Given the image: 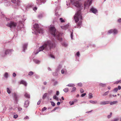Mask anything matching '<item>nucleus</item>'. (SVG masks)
Wrapping results in <instances>:
<instances>
[{"instance_id": "32", "label": "nucleus", "mask_w": 121, "mask_h": 121, "mask_svg": "<svg viewBox=\"0 0 121 121\" xmlns=\"http://www.w3.org/2000/svg\"><path fill=\"white\" fill-rule=\"evenodd\" d=\"M99 85L100 87H104L106 85V83H100L99 84Z\"/></svg>"}, {"instance_id": "28", "label": "nucleus", "mask_w": 121, "mask_h": 121, "mask_svg": "<svg viewBox=\"0 0 121 121\" xmlns=\"http://www.w3.org/2000/svg\"><path fill=\"white\" fill-rule=\"evenodd\" d=\"M75 86V84L73 83H69L66 85V86L69 87H74Z\"/></svg>"}, {"instance_id": "15", "label": "nucleus", "mask_w": 121, "mask_h": 121, "mask_svg": "<svg viewBox=\"0 0 121 121\" xmlns=\"http://www.w3.org/2000/svg\"><path fill=\"white\" fill-rule=\"evenodd\" d=\"M29 103V101L28 100L25 101L24 103V106L25 108H27L28 106Z\"/></svg>"}, {"instance_id": "24", "label": "nucleus", "mask_w": 121, "mask_h": 121, "mask_svg": "<svg viewBox=\"0 0 121 121\" xmlns=\"http://www.w3.org/2000/svg\"><path fill=\"white\" fill-rule=\"evenodd\" d=\"M24 96L25 97L27 98H29L30 97V95L28 93L26 92L24 94Z\"/></svg>"}, {"instance_id": "40", "label": "nucleus", "mask_w": 121, "mask_h": 121, "mask_svg": "<svg viewBox=\"0 0 121 121\" xmlns=\"http://www.w3.org/2000/svg\"><path fill=\"white\" fill-rule=\"evenodd\" d=\"M57 71L53 73L52 74L54 76H56L58 75V74Z\"/></svg>"}, {"instance_id": "63", "label": "nucleus", "mask_w": 121, "mask_h": 121, "mask_svg": "<svg viewBox=\"0 0 121 121\" xmlns=\"http://www.w3.org/2000/svg\"><path fill=\"white\" fill-rule=\"evenodd\" d=\"M37 8L36 7H35L33 9V10L35 11L37 9Z\"/></svg>"}, {"instance_id": "48", "label": "nucleus", "mask_w": 121, "mask_h": 121, "mask_svg": "<svg viewBox=\"0 0 121 121\" xmlns=\"http://www.w3.org/2000/svg\"><path fill=\"white\" fill-rule=\"evenodd\" d=\"M109 93V91H107L106 92H105L104 94L103 95V96H105L107 95Z\"/></svg>"}, {"instance_id": "36", "label": "nucleus", "mask_w": 121, "mask_h": 121, "mask_svg": "<svg viewBox=\"0 0 121 121\" xmlns=\"http://www.w3.org/2000/svg\"><path fill=\"white\" fill-rule=\"evenodd\" d=\"M117 101H115L113 102H112L110 103V105H112L117 104Z\"/></svg>"}, {"instance_id": "47", "label": "nucleus", "mask_w": 121, "mask_h": 121, "mask_svg": "<svg viewBox=\"0 0 121 121\" xmlns=\"http://www.w3.org/2000/svg\"><path fill=\"white\" fill-rule=\"evenodd\" d=\"M58 84V82L57 81H55L53 83V85L54 86H55Z\"/></svg>"}, {"instance_id": "37", "label": "nucleus", "mask_w": 121, "mask_h": 121, "mask_svg": "<svg viewBox=\"0 0 121 121\" xmlns=\"http://www.w3.org/2000/svg\"><path fill=\"white\" fill-rule=\"evenodd\" d=\"M17 5L18 6H19L20 5V3L21 2V1L20 0H17Z\"/></svg>"}, {"instance_id": "17", "label": "nucleus", "mask_w": 121, "mask_h": 121, "mask_svg": "<svg viewBox=\"0 0 121 121\" xmlns=\"http://www.w3.org/2000/svg\"><path fill=\"white\" fill-rule=\"evenodd\" d=\"M33 61L35 64H40L41 62L40 60L36 59H33Z\"/></svg>"}, {"instance_id": "10", "label": "nucleus", "mask_w": 121, "mask_h": 121, "mask_svg": "<svg viewBox=\"0 0 121 121\" xmlns=\"http://www.w3.org/2000/svg\"><path fill=\"white\" fill-rule=\"evenodd\" d=\"M46 0H37L36 3L38 4L41 5L45 3Z\"/></svg>"}, {"instance_id": "43", "label": "nucleus", "mask_w": 121, "mask_h": 121, "mask_svg": "<svg viewBox=\"0 0 121 121\" xmlns=\"http://www.w3.org/2000/svg\"><path fill=\"white\" fill-rule=\"evenodd\" d=\"M4 5L5 6H8L9 5V3L8 2H5L4 3Z\"/></svg>"}, {"instance_id": "3", "label": "nucleus", "mask_w": 121, "mask_h": 121, "mask_svg": "<svg viewBox=\"0 0 121 121\" xmlns=\"http://www.w3.org/2000/svg\"><path fill=\"white\" fill-rule=\"evenodd\" d=\"M76 23L77 22V27L80 28L82 25V14L80 10L78 11L76 13L74 17Z\"/></svg>"}, {"instance_id": "44", "label": "nucleus", "mask_w": 121, "mask_h": 121, "mask_svg": "<svg viewBox=\"0 0 121 121\" xmlns=\"http://www.w3.org/2000/svg\"><path fill=\"white\" fill-rule=\"evenodd\" d=\"M62 46H64L65 47H66L68 46V44L66 43H62Z\"/></svg>"}, {"instance_id": "50", "label": "nucleus", "mask_w": 121, "mask_h": 121, "mask_svg": "<svg viewBox=\"0 0 121 121\" xmlns=\"http://www.w3.org/2000/svg\"><path fill=\"white\" fill-rule=\"evenodd\" d=\"M11 1L12 3L14 4H16L17 2L16 0H11Z\"/></svg>"}, {"instance_id": "27", "label": "nucleus", "mask_w": 121, "mask_h": 121, "mask_svg": "<svg viewBox=\"0 0 121 121\" xmlns=\"http://www.w3.org/2000/svg\"><path fill=\"white\" fill-rule=\"evenodd\" d=\"M12 90L11 88H7V91L8 93L9 94H10L11 93V91Z\"/></svg>"}, {"instance_id": "35", "label": "nucleus", "mask_w": 121, "mask_h": 121, "mask_svg": "<svg viewBox=\"0 0 121 121\" xmlns=\"http://www.w3.org/2000/svg\"><path fill=\"white\" fill-rule=\"evenodd\" d=\"M76 90V88L74 87H73L72 89V90L71 91V92L72 93L74 92Z\"/></svg>"}, {"instance_id": "34", "label": "nucleus", "mask_w": 121, "mask_h": 121, "mask_svg": "<svg viewBox=\"0 0 121 121\" xmlns=\"http://www.w3.org/2000/svg\"><path fill=\"white\" fill-rule=\"evenodd\" d=\"M59 20L61 23H64L65 21V19H63L62 18H60Z\"/></svg>"}, {"instance_id": "13", "label": "nucleus", "mask_w": 121, "mask_h": 121, "mask_svg": "<svg viewBox=\"0 0 121 121\" xmlns=\"http://www.w3.org/2000/svg\"><path fill=\"white\" fill-rule=\"evenodd\" d=\"M14 96L13 99L14 101L16 103H17L18 100V96L17 95V94L16 93H14Z\"/></svg>"}, {"instance_id": "7", "label": "nucleus", "mask_w": 121, "mask_h": 121, "mask_svg": "<svg viewBox=\"0 0 121 121\" xmlns=\"http://www.w3.org/2000/svg\"><path fill=\"white\" fill-rule=\"evenodd\" d=\"M71 3L73 5L76 7L79 8L80 7V5L79 4V2L76 0H70Z\"/></svg>"}, {"instance_id": "19", "label": "nucleus", "mask_w": 121, "mask_h": 121, "mask_svg": "<svg viewBox=\"0 0 121 121\" xmlns=\"http://www.w3.org/2000/svg\"><path fill=\"white\" fill-rule=\"evenodd\" d=\"M28 45V44L27 43H25L24 44L23 46V51L24 52H25V50L27 49Z\"/></svg>"}, {"instance_id": "22", "label": "nucleus", "mask_w": 121, "mask_h": 121, "mask_svg": "<svg viewBox=\"0 0 121 121\" xmlns=\"http://www.w3.org/2000/svg\"><path fill=\"white\" fill-rule=\"evenodd\" d=\"M108 103V101H102L100 103V105H105Z\"/></svg>"}, {"instance_id": "51", "label": "nucleus", "mask_w": 121, "mask_h": 121, "mask_svg": "<svg viewBox=\"0 0 121 121\" xmlns=\"http://www.w3.org/2000/svg\"><path fill=\"white\" fill-rule=\"evenodd\" d=\"M112 112H110V114L109 115H108L107 116V117L108 118H110L111 117L112 115Z\"/></svg>"}, {"instance_id": "20", "label": "nucleus", "mask_w": 121, "mask_h": 121, "mask_svg": "<svg viewBox=\"0 0 121 121\" xmlns=\"http://www.w3.org/2000/svg\"><path fill=\"white\" fill-rule=\"evenodd\" d=\"M69 25H66L64 26H61V28L64 30H66L67 29Z\"/></svg>"}, {"instance_id": "8", "label": "nucleus", "mask_w": 121, "mask_h": 121, "mask_svg": "<svg viewBox=\"0 0 121 121\" xmlns=\"http://www.w3.org/2000/svg\"><path fill=\"white\" fill-rule=\"evenodd\" d=\"M17 25L16 23L13 22H11L8 23L7 26L10 28L11 29L14 28Z\"/></svg>"}, {"instance_id": "53", "label": "nucleus", "mask_w": 121, "mask_h": 121, "mask_svg": "<svg viewBox=\"0 0 121 121\" xmlns=\"http://www.w3.org/2000/svg\"><path fill=\"white\" fill-rule=\"evenodd\" d=\"M47 109V108L46 107H44L42 109V112H43L45 111Z\"/></svg>"}, {"instance_id": "60", "label": "nucleus", "mask_w": 121, "mask_h": 121, "mask_svg": "<svg viewBox=\"0 0 121 121\" xmlns=\"http://www.w3.org/2000/svg\"><path fill=\"white\" fill-rule=\"evenodd\" d=\"M57 96H56V95H53V99H56V98H57Z\"/></svg>"}, {"instance_id": "33", "label": "nucleus", "mask_w": 121, "mask_h": 121, "mask_svg": "<svg viewBox=\"0 0 121 121\" xmlns=\"http://www.w3.org/2000/svg\"><path fill=\"white\" fill-rule=\"evenodd\" d=\"M90 103L92 104H96L97 103V101H93L92 100H90Z\"/></svg>"}, {"instance_id": "59", "label": "nucleus", "mask_w": 121, "mask_h": 121, "mask_svg": "<svg viewBox=\"0 0 121 121\" xmlns=\"http://www.w3.org/2000/svg\"><path fill=\"white\" fill-rule=\"evenodd\" d=\"M86 93H84L82 94L81 95V97H83L85 96L86 95Z\"/></svg>"}, {"instance_id": "6", "label": "nucleus", "mask_w": 121, "mask_h": 121, "mask_svg": "<svg viewBox=\"0 0 121 121\" xmlns=\"http://www.w3.org/2000/svg\"><path fill=\"white\" fill-rule=\"evenodd\" d=\"M13 51V49H7L5 51L2 52L3 54H1V55L3 56H4L5 55L8 54H10Z\"/></svg>"}, {"instance_id": "52", "label": "nucleus", "mask_w": 121, "mask_h": 121, "mask_svg": "<svg viewBox=\"0 0 121 121\" xmlns=\"http://www.w3.org/2000/svg\"><path fill=\"white\" fill-rule=\"evenodd\" d=\"M77 85L80 87H81L82 86V84L81 82L77 84Z\"/></svg>"}, {"instance_id": "5", "label": "nucleus", "mask_w": 121, "mask_h": 121, "mask_svg": "<svg viewBox=\"0 0 121 121\" xmlns=\"http://www.w3.org/2000/svg\"><path fill=\"white\" fill-rule=\"evenodd\" d=\"M16 17L18 18L17 20H19L18 21H19L20 25L22 24L23 22L26 19V18H25V15H23L22 18H21V17L20 16H17Z\"/></svg>"}, {"instance_id": "41", "label": "nucleus", "mask_w": 121, "mask_h": 121, "mask_svg": "<svg viewBox=\"0 0 121 121\" xmlns=\"http://www.w3.org/2000/svg\"><path fill=\"white\" fill-rule=\"evenodd\" d=\"M63 90L65 92H67L68 91H69V89L67 88H64L63 89Z\"/></svg>"}, {"instance_id": "2", "label": "nucleus", "mask_w": 121, "mask_h": 121, "mask_svg": "<svg viewBox=\"0 0 121 121\" xmlns=\"http://www.w3.org/2000/svg\"><path fill=\"white\" fill-rule=\"evenodd\" d=\"M49 31L50 33L54 37L57 39H58L61 41L62 40V38L61 36L63 34L60 33L57 31L54 26L53 25L50 26Z\"/></svg>"}, {"instance_id": "49", "label": "nucleus", "mask_w": 121, "mask_h": 121, "mask_svg": "<svg viewBox=\"0 0 121 121\" xmlns=\"http://www.w3.org/2000/svg\"><path fill=\"white\" fill-rule=\"evenodd\" d=\"M118 90V89L117 88H114V89L112 90V91L114 92H117Z\"/></svg>"}, {"instance_id": "38", "label": "nucleus", "mask_w": 121, "mask_h": 121, "mask_svg": "<svg viewBox=\"0 0 121 121\" xmlns=\"http://www.w3.org/2000/svg\"><path fill=\"white\" fill-rule=\"evenodd\" d=\"M89 99H91L93 97L92 94L91 93H89Z\"/></svg>"}, {"instance_id": "30", "label": "nucleus", "mask_w": 121, "mask_h": 121, "mask_svg": "<svg viewBox=\"0 0 121 121\" xmlns=\"http://www.w3.org/2000/svg\"><path fill=\"white\" fill-rule=\"evenodd\" d=\"M75 56L76 58L79 57L80 56L79 52V51L78 52L76 53L75 54Z\"/></svg>"}, {"instance_id": "57", "label": "nucleus", "mask_w": 121, "mask_h": 121, "mask_svg": "<svg viewBox=\"0 0 121 121\" xmlns=\"http://www.w3.org/2000/svg\"><path fill=\"white\" fill-rule=\"evenodd\" d=\"M29 119V117H28L27 116H26L24 118V120H26V119Z\"/></svg>"}, {"instance_id": "14", "label": "nucleus", "mask_w": 121, "mask_h": 121, "mask_svg": "<svg viewBox=\"0 0 121 121\" xmlns=\"http://www.w3.org/2000/svg\"><path fill=\"white\" fill-rule=\"evenodd\" d=\"M62 67V66L61 64H59L58 65L56 69V71L58 72L60 70Z\"/></svg>"}, {"instance_id": "23", "label": "nucleus", "mask_w": 121, "mask_h": 121, "mask_svg": "<svg viewBox=\"0 0 121 121\" xmlns=\"http://www.w3.org/2000/svg\"><path fill=\"white\" fill-rule=\"evenodd\" d=\"M67 72V70L65 69H63L61 70V73L62 74H65Z\"/></svg>"}, {"instance_id": "56", "label": "nucleus", "mask_w": 121, "mask_h": 121, "mask_svg": "<svg viewBox=\"0 0 121 121\" xmlns=\"http://www.w3.org/2000/svg\"><path fill=\"white\" fill-rule=\"evenodd\" d=\"M51 105L53 106H55V104L53 102H51Z\"/></svg>"}, {"instance_id": "16", "label": "nucleus", "mask_w": 121, "mask_h": 121, "mask_svg": "<svg viewBox=\"0 0 121 121\" xmlns=\"http://www.w3.org/2000/svg\"><path fill=\"white\" fill-rule=\"evenodd\" d=\"M20 84H23L26 86H27V83L26 82L23 80H22L20 81Z\"/></svg>"}, {"instance_id": "42", "label": "nucleus", "mask_w": 121, "mask_h": 121, "mask_svg": "<svg viewBox=\"0 0 121 121\" xmlns=\"http://www.w3.org/2000/svg\"><path fill=\"white\" fill-rule=\"evenodd\" d=\"M119 83H121V80H120L116 81L114 83V84H117Z\"/></svg>"}, {"instance_id": "25", "label": "nucleus", "mask_w": 121, "mask_h": 121, "mask_svg": "<svg viewBox=\"0 0 121 121\" xmlns=\"http://www.w3.org/2000/svg\"><path fill=\"white\" fill-rule=\"evenodd\" d=\"M113 29V33L114 34H116L117 33L118 31L116 29Z\"/></svg>"}, {"instance_id": "21", "label": "nucleus", "mask_w": 121, "mask_h": 121, "mask_svg": "<svg viewBox=\"0 0 121 121\" xmlns=\"http://www.w3.org/2000/svg\"><path fill=\"white\" fill-rule=\"evenodd\" d=\"M113 29H110L107 32H106V33L107 35H109L113 33Z\"/></svg>"}, {"instance_id": "9", "label": "nucleus", "mask_w": 121, "mask_h": 121, "mask_svg": "<svg viewBox=\"0 0 121 121\" xmlns=\"http://www.w3.org/2000/svg\"><path fill=\"white\" fill-rule=\"evenodd\" d=\"M55 3H56V8L55 15L57 16V13H58V11L60 10V5L58 4V3H57V2H55Z\"/></svg>"}, {"instance_id": "4", "label": "nucleus", "mask_w": 121, "mask_h": 121, "mask_svg": "<svg viewBox=\"0 0 121 121\" xmlns=\"http://www.w3.org/2000/svg\"><path fill=\"white\" fill-rule=\"evenodd\" d=\"M32 32L35 35H37L38 33L43 34V29L39 28V25L37 24H35L34 25Z\"/></svg>"}, {"instance_id": "54", "label": "nucleus", "mask_w": 121, "mask_h": 121, "mask_svg": "<svg viewBox=\"0 0 121 121\" xmlns=\"http://www.w3.org/2000/svg\"><path fill=\"white\" fill-rule=\"evenodd\" d=\"M18 117V115L17 114H15L13 116V118L16 119Z\"/></svg>"}, {"instance_id": "12", "label": "nucleus", "mask_w": 121, "mask_h": 121, "mask_svg": "<svg viewBox=\"0 0 121 121\" xmlns=\"http://www.w3.org/2000/svg\"><path fill=\"white\" fill-rule=\"evenodd\" d=\"M93 0H87V2H85L84 4V5L85 7L87 5H88L89 6L90 5L92 2Z\"/></svg>"}, {"instance_id": "55", "label": "nucleus", "mask_w": 121, "mask_h": 121, "mask_svg": "<svg viewBox=\"0 0 121 121\" xmlns=\"http://www.w3.org/2000/svg\"><path fill=\"white\" fill-rule=\"evenodd\" d=\"M69 104H70V105H72L74 104V102L73 101H72V102L70 101V102H69Z\"/></svg>"}, {"instance_id": "11", "label": "nucleus", "mask_w": 121, "mask_h": 121, "mask_svg": "<svg viewBox=\"0 0 121 121\" xmlns=\"http://www.w3.org/2000/svg\"><path fill=\"white\" fill-rule=\"evenodd\" d=\"M98 12L97 10L94 7H92L90 9V12L96 14Z\"/></svg>"}, {"instance_id": "29", "label": "nucleus", "mask_w": 121, "mask_h": 121, "mask_svg": "<svg viewBox=\"0 0 121 121\" xmlns=\"http://www.w3.org/2000/svg\"><path fill=\"white\" fill-rule=\"evenodd\" d=\"M71 34L70 35V37L71 39L72 40H73L74 39V38H73V30H72V32L71 31H70Z\"/></svg>"}, {"instance_id": "18", "label": "nucleus", "mask_w": 121, "mask_h": 121, "mask_svg": "<svg viewBox=\"0 0 121 121\" xmlns=\"http://www.w3.org/2000/svg\"><path fill=\"white\" fill-rule=\"evenodd\" d=\"M32 7L31 5L30 4H27L25 7V11H27L28 9Z\"/></svg>"}, {"instance_id": "62", "label": "nucleus", "mask_w": 121, "mask_h": 121, "mask_svg": "<svg viewBox=\"0 0 121 121\" xmlns=\"http://www.w3.org/2000/svg\"><path fill=\"white\" fill-rule=\"evenodd\" d=\"M18 110L19 111H20L22 110V108L21 107H19L18 108Z\"/></svg>"}, {"instance_id": "26", "label": "nucleus", "mask_w": 121, "mask_h": 121, "mask_svg": "<svg viewBox=\"0 0 121 121\" xmlns=\"http://www.w3.org/2000/svg\"><path fill=\"white\" fill-rule=\"evenodd\" d=\"M4 76L6 78H7L9 77V74L7 72H6L5 73Z\"/></svg>"}, {"instance_id": "46", "label": "nucleus", "mask_w": 121, "mask_h": 121, "mask_svg": "<svg viewBox=\"0 0 121 121\" xmlns=\"http://www.w3.org/2000/svg\"><path fill=\"white\" fill-rule=\"evenodd\" d=\"M119 120V119L118 118H117L114 119H113L111 120V121H118Z\"/></svg>"}, {"instance_id": "1", "label": "nucleus", "mask_w": 121, "mask_h": 121, "mask_svg": "<svg viewBox=\"0 0 121 121\" xmlns=\"http://www.w3.org/2000/svg\"><path fill=\"white\" fill-rule=\"evenodd\" d=\"M56 47V44L54 42L50 40H48L43 43V44L39 47V50H35L34 52V53L35 55H36L39 52L42 51L44 49L47 50H50Z\"/></svg>"}, {"instance_id": "58", "label": "nucleus", "mask_w": 121, "mask_h": 121, "mask_svg": "<svg viewBox=\"0 0 121 121\" xmlns=\"http://www.w3.org/2000/svg\"><path fill=\"white\" fill-rule=\"evenodd\" d=\"M42 100L41 99H40L39 101L37 103V104L38 105H39L40 103L41 102Z\"/></svg>"}, {"instance_id": "39", "label": "nucleus", "mask_w": 121, "mask_h": 121, "mask_svg": "<svg viewBox=\"0 0 121 121\" xmlns=\"http://www.w3.org/2000/svg\"><path fill=\"white\" fill-rule=\"evenodd\" d=\"M48 95V93H45L43 95V99H44L47 96V95Z\"/></svg>"}, {"instance_id": "31", "label": "nucleus", "mask_w": 121, "mask_h": 121, "mask_svg": "<svg viewBox=\"0 0 121 121\" xmlns=\"http://www.w3.org/2000/svg\"><path fill=\"white\" fill-rule=\"evenodd\" d=\"M43 17V14H40L38 15L37 17L39 18H41Z\"/></svg>"}, {"instance_id": "64", "label": "nucleus", "mask_w": 121, "mask_h": 121, "mask_svg": "<svg viewBox=\"0 0 121 121\" xmlns=\"http://www.w3.org/2000/svg\"><path fill=\"white\" fill-rule=\"evenodd\" d=\"M117 22L119 23H121V18H120L117 20Z\"/></svg>"}, {"instance_id": "45", "label": "nucleus", "mask_w": 121, "mask_h": 121, "mask_svg": "<svg viewBox=\"0 0 121 121\" xmlns=\"http://www.w3.org/2000/svg\"><path fill=\"white\" fill-rule=\"evenodd\" d=\"M34 73L32 71L28 73V75L30 76H31Z\"/></svg>"}, {"instance_id": "61", "label": "nucleus", "mask_w": 121, "mask_h": 121, "mask_svg": "<svg viewBox=\"0 0 121 121\" xmlns=\"http://www.w3.org/2000/svg\"><path fill=\"white\" fill-rule=\"evenodd\" d=\"M50 57L52 58H55V57H54V55H53L51 54L50 55Z\"/></svg>"}]
</instances>
